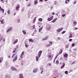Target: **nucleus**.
<instances>
[{
	"mask_svg": "<svg viewBox=\"0 0 78 78\" xmlns=\"http://www.w3.org/2000/svg\"><path fill=\"white\" fill-rule=\"evenodd\" d=\"M42 51H40L38 52V56H37L35 57L37 61H39V58L41 57V55L42 54Z\"/></svg>",
	"mask_w": 78,
	"mask_h": 78,
	"instance_id": "1",
	"label": "nucleus"
},
{
	"mask_svg": "<svg viewBox=\"0 0 78 78\" xmlns=\"http://www.w3.org/2000/svg\"><path fill=\"white\" fill-rule=\"evenodd\" d=\"M63 30V28H59L56 30L57 32H61Z\"/></svg>",
	"mask_w": 78,
	"mask_h": 78,
	"instance_id": "2",
	"label": "nucleus"
},
{
	"mask_svg": "<svg viewBox=\"0 0 78 78\" xmlns=\"http://www.w3.org/2000/svg\"><path fill=\"white\" fill-rule=\"evenodd\" d=\"M11 69L12 70H13L14 71H17V69H16V68H15L14 67H11Z\"/></svg>",
	"mask_w": 78,
	"mask_h": 78,
	"instance_id": "3",
	"label": "nucleus"
},
{
	"mask_svg": "<svg viewBox=\"0 0 78 78\" xmlns=\"http://www.w3.org/2000/svg\"><path fill=\"white\" fill-rule=\"evenodd\" d=\"M17 59V56L15 55L13 59V62H14V61H16Z\"/></svg>",
	"mask_w": 78,
	"mask_h": 78,
	"instance_id": "4",
	"label": "nucleus"
},
{
	"mask_svg": "<svg viewBox=\"0 0 78 78\" xmlns=\"http://www.w3.org/2000/svg\"><path fill=\"white\" fill-rule=\"evenodd\" d=\"M62 66H61V67H60V69H63V68H64V66H65V63L64 62H63L62 63Z\"/></svg>",
	"mask_w": 78,
	"mask_h": 78,
	"instance_id": "5",
	"label": "nucleus"
},
{
	"mask_svg": "<svg viewBox=\"0 0 78 78\" xmlns=\"http://www.w3.org/2000/svg\"><path fill=\"white\" fill-rule=\"evenodd\" d=\"M12 27H10L7 30V33H8V32L12 30Z\"/></svg>",
	"mask_w": 78,
	"mask_h": 78,
	"instance_id": "6",
	"label": "nucleus"
},
{
	"mask_svg": "<svg viewBox=\"0 0 78 78\" xmlns=\"http://www.w3.org/2000/svg\"><path fill=\"white\" fill-rule=\"evenodd\" d=\"M5 78H11V75H6L5 76Z\"/></svg>",
	"mask_w": 78,
	"mask_h": 78,
	"instance_id": "7",
	"label": "nucleus"
},
{
	"mask_svg": "<svg viewBox=\"0 0 78 78\" xmlns=\"http://www.w3.org/2000/svg\"><path fill=\"white\" fill-rule=\"evenodd\" d=\"M18 42V40L17 39H16L13 42V43L14 45H15L16 43H17Z\"/></svg>",
	"mask_w": 78,
	"mask_h": 78,
	"instance_id": "8",
	"label": "nucleus"
},
{
	"mask_svg": "<svg viewBox=\"0 0 78 78\" xmlns=\"http://www.w3.org/2000/svg\"><path fill=\"white\" fill-rule=\"evenodd\" d=\"M20 78H23V76L22 74H20L19 75Z\"/></svg>",
	"mask_w": 78,
	"mask_h": 78,
	"instance_id": "9",
	"label": "nucleus"
},
{
	"mask_svg": "<svg viewBox=\"0 0 78 78\" xmlns=\"http://www.w3.org/2000/svg\"><path fill=\"white\" fill-rule=\"evenodd\" d=\"M57 19H58L57 18H55L54 19V20H53L51 22V23L53 22V23H54V22H56V20H57Z\"/></svg>",
	"mask_w": 78,
	"mask_h": 78,
	"instance_id": "10",
	"label": "nucleus"
},
{
	"mask_svg": "<svg viewBox=\"0 0 78 78\" xmlns=\"http://www.w3.org/2000/svg\"><path fill=\"white\" fill-rule=\"evenodd\" d=\"M73 23L74 26H75L76 25V23H77V22H76V21H74L73 22Z\"/></svg>",
	"mask_w": 78,
	"mask_h": 78,
	"instance_id": "11",
	"label": "nucleus"
},
{
	"mask_svg": "<svg viewBox=\"0 0 78 78\" xmlns=\"http://www.w3.org/2000/svg\"><path fill=\"white\" fill-rule=\"evenodd\" d=\"M43 28V26L41 27L38 30V32L39 33H40L41 31H42V29Z\"/></svg>",
	"mask_w": 78,
	"mask_h": 78,
	"instance_id": "12",
	"label": "nucleus"
},
{
	"mask_svg": "<svg viewBox=\"0 0 78 78\" xmlns=\"http://www.w3.org/2000/svg\"><path fill=\"white\" fill-rule=\"evenodd\" d=\"M20 8V6L17 5L16 7V10H19Z\"/></svg>",
	"mask_w": 78,
	"mask_h": 78,
	"instance_id": "13",
	"label": "nucleus"
},
{
	"mask_svg": "<svg viewBox=\"0 0 78 78\" xmlns=\"http://www.w3.org/2000/svg\"><path fill=\"white\" fill-rule=\"evenodd\" d=\"M38 70L37 69H34L33 72L34 73H36L37 72V71H38Z\"/></svg>",
	"mask_w": 78,
	"mask_h": 78,
	"instance_id": "14",
	"label": "nucleus"
},
{
	"mask_svg": "<svg viewBox=\"0 0 78 78\" xmlns=\"http://www.w3.org/2000/svg\"><path fill=\"white\" fill-rule=\"evenodd\" d=\"M70 2V0H66L65 1V3L66 4H68Z\"/></svg>",
	"mask_w": 78,
	"mask_h": 78,
	"instance_id": "15",
	"label": "nucleus"
},
{
	"mask_svg": "<svg viewBox=\"0 0 78 78\" xmlns=\"http://www.w3.org/2000/svg\"><path fill=\"white\" fill-rule=\"evenodd\" d=\"M22 32H23V34H24V35H26V34H27V32H26V31H25L24 30H23Z\"/></svg>",
	"mask_w": 78,
	"mask_h": 78,
	"instance_id": "16",
	"label": "nucleus"
},
{
	"mask_svg": "<svg viewBox=\"0 0 78 78\" xmlns=\"http://www.w3.org/2000/svg\"><path fill=\"white\" fill-rule=\"evenodd\" d=\"M37 17H35L34 19V20L33 22V23H34L35 22H36V18Z\"/></svg>",
	"mask_w": 78,
	"mask_h": 78,
	"instance_id": "17",
	"label": "nucleus"
},
{
	"mask_svg": "<svg viewBox=\"0 0 78 78\" xmlns=\"http://www.w3.org/2000/svg\"><path fill=\"white\" fill-rule=\"evenodd\" d=\"M16 50H17V48H14L13 49V51H12L13 53H15V52L16 51Z\"/></svg>",
	"mask_w": 78,
	"mask_h": 78,
	"instance_id": "18",
	"label": "nucleus"
},
{
	"mask_svg": "<svg viewBox=\"0 0 78 78\" xmlns=\"http://www.w3.org/2000/svg\"><path fill=\"white\" fill-rule=\"evenodd\" d=\"M34 5H36V4H37V3H38V2L37 1V0H35L34 1Z\"/></svg>",
	"mask_w": 78,
	"mask_h": 78,
	"instance_id": "19",
	"label": "nucleus"
},
{
	"mask_svg": "<svg viewBox=\"0 0 78 78\" xmlns=\"http://www.w3.org/2000/svg\"><path fill=\"white\" fill-rule=\"evenodd\" d=\"M72 34L70 33L69 34V38H72Z\"/></svg>",
	"mask_w": 78,
	"mask_h": 78,
	"instance_id": "20",
	"label": "nucleus"
},
{
	"mask_svg": "<svg viewBox=\"0 0 78 78\" xmlns=\"http://www.w3.org/2000/svg\"><path fill=\"white\" fill-rule=\"evenodd\" d=\"M10 10H8L7 11V13L8 15H9L10 14Z\"/></svg>",
	"mask_w": 78,
	"mask_h": 78,
	"instance_id": "21",
	"label": "nucleus"
},
{
	"mask_svg": "<svg viewBox=\"0 0 78 78\" xmlns=\"http://www.w3.org/2000/svg\"><path fill=\"white\" fill-rule=\"evenodd\" d=\"M67 56H68L67 54H65L64 55V58H67Z\"/></svg>",
	"mask_w": 78,
	"mask_h": 78,
	"instance_id": "22",
	"label": "nucleus"
},
{
	"mask_svg": "<svg viewBox=\"0 0 78 78\" xmlns=\"http://www.w3.org/2000/svg\"><path fill=\"white\" fill-rule=\"evenodd\" d=\"M47 37H46L44 38H43L42 40L43 41H45L46 40H47Z\"/></svg>",
	"mask_w": 78,
	"mask_h": 78,
	"instance_id": "23",
	"label": "nucleus"
},
{
	"mask_svg": "<svg viewBox=\"0 0 78 78\" xmlns=\"http://www.w3.org/2000/svg\"><path fill=\"white\" fill-rule=\"evenodd\" d=\"M62 49H61L60 50V52L59 53V54L61 55V54L62 53Z\"/></svg>",
	"mask_w": 78,
	"mask_h": 78,
	"instance_id": "24",
	"label": "nucleus"
},
{
	"mask_svg": "<svg viewBox=\"0 0 78 78\" xmlns=\"http://www.w3.org/2000/svg\"><path fill=\"white\" fill-rule=\"evenodd\" d=\"M38 21L40 22H42V19L41 18H40L38 19Z\"/></svg>",
	"mask_w": 78,
	"mask_h": 78,
	"instance_id": "25",
	"label": "nucleus"
},
{
	"mask_svg": "<svg viewBox=\"0 0 78 78\" xmlns=\"http://www.w3.org/2000/svg\"><path fill=\"white\" fill-rule=\"evenodd\" d=\"M49 58L50 59V61L52 59V58H51V55H49Z\"/></svg>",
	"mask_w": 78,
	"mask_h": 78,
	"instance_id": "26",
	"label": "nucleus"
},
{
	"mask_svg": "<svg viewBox=\"0 0 78 78\" xmlns=\"http://www.w3.org/2000/svg\"><path fill=\"white\" fill-rule=\"evenodd\" d=\"M53 16H52L50 18H49L51 20H53Z\"/></svg>",
	"mask_w": 78,
	"mask_h": 78,
	"instance_id": "27",
	"label": "nucleus"
},
{
	"mask_svg": "<svg viewBox=\"0 0 78 78\" xmlns=\"http://www.w3.org/2000/svg\"><path fill=\"white\" fill-rule=\"evenodd\" d=\"M49 44H50V45H52V44H53V42L52 41H49Z\"/></svg>",
	"mask_w": 78,
	"mask_h": 78,
	"instance_id": "28",
	"label": "nucleus"
},
{
	"mask_svg": "<svg viewBox=\"0 0 78 78\" xmlns=\"http://www.w3.org/2000/svg\"><path fill=\"white\" fill-rule=\"evenodd\" d=\"M29 41L31 42H33V39H29Z\"/></svg>",
	"mask_w": 78,
	"mask_h": 78,
	"instance_id": "29",
	"label": "nucleus"
},
{
	"mask_svg": "<svg viewBox=\"0 0 78 78\" xmlns=\"http://www.w3.org/2000/svg\"><path fill=\"white\" fill-rule=\"evenodd\" d=\"M0 22H1L2 24H3L4 23L3 22V20H2L0 21Z\"/></svg>",
	"mask_w": 78,
	"mask_h": 78,
	"instance_id": "30",
	"label": "nucleus"
},
{
	"mask_svg": "<svg viewBox=\"0 0 78 78\" xmlns=\"http://www.w3.org/2000/svg\"><path fill=\"white\" fill-rule=\"evenodd\" d=\"M0 11H2L3 13H4V9L1 8L0 9Z\"/></svg>",
	"mask_w": 78,
	"mask_h": 78,
	"instance_id": "31",
	"label": "nucleus"
},
{
	"mask_svg": "<svg viewBox=\"0 0 78 78\" xmlns=\"http://www.w3.org/2000/svg\"><path fill=\"white\" fill-rule=\"evenodd\" d=\"M66 31L65 30L63 31V32H62V34H64V33H66Z\"/></svg>",
	"mask_w": 78,
	"mask_h": 78,
	"instance_id": "32",
	"label": "nucleus"
},
{
	"mask_svg": "<svg viewBox=\"0 0 78 78\" xmlns=\"http://www.w3.org/2000/svg\"><path fill=\"white\" fill-rule=\"evenodd\" d=\"M50 46H51L50 45V44H47V45H46V47H50Z\"/></svg>",
	"mask_w": 78,
	"mask_h": 78,
	"instance_id": "33",
	"label": "nucleus"
},
{
	"mask_svg": "<svg viewBox=\"0 0 78 78\" xmlns=\"http://www.w3.org/2000/svg\"><path fill=\"white\" fill-rule=\"evenodd\" d=\"M16 55V54H13L12 55V58H13V57L15 56V55Z\"/></svg>",
	"mask_w": 78,
	"mask_h": 78,
	"instance_id": "34",
	"label": "nucleus"
},
{
	"mask_svg": "<svg viewBox=\"0 0 78 78\" xmlns=\"http://www.w3.org/2000/svg\"><path fill=\"white\" fill-rule=\"evenodd\" d=\"M31 6V3H29L27 5L28 7H29V6Z\"/></svg>",
	"mask_w": 78,
	"mask_h": 78,
	"instance_id": "35",
	"label": "nucleus"
},
{
	"mask_svg": "<svg viewBox=\"0 0 78 78\" xmlns=\"http://www.w3.org/2000/svg\"><path fill=\"white\" fill-rule=\"evenodd\" d=\"M21 11H22V12H23V11H24V8L23 7L22 9H21Z\"/></svg>",
	"mask_w": 78,
	"mask_h": 78,
	"instance_id": "36",
	"label": "nucleus"
},
{
	"mask_svg": "<svg viewBox=\"0 0 78 78\" xmlns=\"http://www.w3.org/2000/svg\"><path fill=\"white\" fill-rule=\"evenodd\" d=\"M17 21L18 23H19L20 22V19H18L17 20Z\"/></svg>",
	"mask_w": 78,
	"mask_h": 78,
	"instance_id": "37",
	"label": "nucleus"
},
{
	"mask_svg": "<svg viewBox=\"0 0 78 78\" xmlns=\"http://www.w3.org/2000/svg\"><path fill=\"white\" fill-rule=\"evenodd\" d=\"M56 63L57 64H59V61L58 60H57L56 61Z\"/></svg>",
	"mask_w": 78,
	"mask_h": 78,
	"instance_id": "38",
	"label": "nucleus"
},
{
	"mask_svg": "<svg viewBox=\"0 0 78 78\" xmlns=\"http://www.w3.org/2000/svg\"><path fill=\"white\" fill-rule=\"evenodd\" d=\"M47 20H48V21H51V20H50V18H48V19H47Z\"/></svg>",
	"mask_w": 78,
	"mask_h": 78,
	"instance_id": "39",
	"label": "nucleus"
},
{
	"mask_svg": "<svg viewBox=\"0 0 78 78\" xmlns=\"http://www.w3.org/2000/svg\"><path fill=\"white\" fill-rule=\"evenodd\" d=\"M24 55V51H23L22 52V53L21 54V55Z\"/></svg>",
	"mask_w": 78,
	"mask_h": 78,
	"instance_id": "40",
	"label": "nucleus"
},
{
	"mask_svg": "<svg viewBox=\"0 0 78 78\" xmlns=\"http://www.w3.org/2000/svg\"><path fill=\"white\" fill-rule=\"evenodd\" d=\"M61 38L59 37H57V39L58 40H60L61 39Z\"/></svg>",
	"mask_w": 78,
	"mask_h": 78,
	"instance_id": "41",
	"label": "nucleus"
},
{
	"mask_svg": "<svg viewBox=\"0 0 78 78\" xmlns=\"http://www.w3.org/2000/svg\"><path fill=\"white\" fill-rule=\"evenodd\" d=\"M25 47H26V48L27 47H28V45L27 44H26V43H25Z\"/></svg>",
	"mask_w": 78,
	"mask_h": 78,
	"instance_id": "42",
	"label": "nucleus"
},
{
	"mask_svg": "<svg viewBox=\"0 0 78 78\" xmlns=\"http://www.w3.org/2000/svg\"><path fill=\"white\" fill-rule=\"evenodd\" d=\"M74 46H75V44H74V43H73L72 44V46L74 47Z\"/></svg>",
	"mask_w": 78,
	"mask_h": 78,
	"instance_id": "43",
	"label": "nucleus"
},
{
	"mask_svg": "<svg viewBox=\"0 0 78 78\" xmlns=\"http://www.w3.org/2000/svg\"><path fill=\"white\" fill-rule=\"evenodd\" d=\"M58 55H57L55 57V59H56V58H57L58 57Z\"/></svg>",
	"mask_w": 78,
	"mask_h": 78,
	"instance_id": "44",
	"label": "nucleus"
},
{
	"mask_svg": "<svg viewBox=\"0 0 78 78\" xmlns=\"http://www.w3.org/2000/svg\"><path fill=\"white\" fill-rule=\"evenodd\" d=\"M54 5H57V2H55Z\"/></svg>",
	"mask_w": 78,
	"mask_h": 78,
	"instance_id": "45",
	"label": "nucleus"
},
{
	"mask_svg": "<svg viewBox=\"0 0 78 78\" xmlns=\"http://www.w3.org/2000/svg\"><path fill=\"white\" fill-rule=\"evenodd\" d=\"M65 16H66V14H64V15L63 14L62 15V17H64Z\"/></svg>",
	"mask_w": 78,
	"mask_h": 78,
	"instance_id": "46",
	"label": "nucleus"
},
{
	"mask_svg": "<svg viewBox=\"0 0 78 78\" xmlns=\"http://www.w3.org/2000/svg\"><path fill=\"white\" fill-rule=\"evenodd\" d=\"M76 3V1H75L74 2H73V3H74V4H75Z\"/></svg>",
	"mask_w": 78,
	"mask_h": 78,
	"instance_id": "47",
	"label": "nucleus"
},
{
	"mask_svg": "<svg viewBox=\"0 0 78 78\" xmlns=\"http://www.w3.org/2000/svg\"><path fill=\"white\" fill-rule=\"evenodd\" d=\"M72 39H69V42H72Z\"/></svg>",
	"mask_w": 78,
	"mask_h": 78,
	"instance_id": "48",
	"label": "nucleus"
},
{
	"mask_svg": "<svg viewBox=\"0 0 78 78\" xmlns=\"http://www.w3.org/2000/svg\"><path fill=\"white\" fill-rule=\"evenodd\" d=\"M23 57V55H21L20 57V58H21V59H22V58Z\"/></svg>",
	"mask_w": 78,
	"mask_h": 78,
	"instance_id": "49",
	"label": "nucleus"
},
{
	"mask_svg": "<svg viewBox=\"0 0 78 78\" xmlns=\"http://www.w3.org/2000/svg\"><path fill=\"white\" fill-rule=\"evenodd\" d=\"M65 74H67V71H66L65 72Z\"/></svg>",
	"mask_w": 78,
	"mask_h": 78,
	"instance_id": "50",
	"label": "nucleus"
},
{
	"mask_svg": "<svg viewBox=\"0 0 78 78\" xmlns=\"http://www.w3.org/2000/svg\"><path fill=\"white\" fill-rule=\"evenodd\" d=\"M40 70H44V68H40Z\"/></svg>",
	"mask_w": 78,
	"mask_h": 78,
	"instance_id": "51",
	"label": "nucleus"
},
{
	"mask_svg": "<svg viewBox=\"0 0 78 78\" xmlns=\"http://www.w3.org/2000/svg\"><path fill=\"white\" fill-rule=\"evenodd\" d=\"M58 13H56L55 14V15H56V16H58Z\"/></svg>",
	"mask_w": 78,
	"mask_h": 78,
	"instance_id": "52",
	"label": "nucleus"
},
{
	"mask_svg": "<svg viewBox=\"0 0 78 78\" xmlns=\"http://www.w3.org/2000/svg\"><path fill=\"white\" fill-rule=\"evenodd\" d=\"M3 42H5V38H4L3 40Z\"/></svg>",
	"mask_w": 78,
	"mask_h": 78,
	"instance_id": "53",
	"label": "nucleus"
},
{
	"mask_svg": "<svg viewBox=\"0 0 78 78\" xmlns=\"http://www.w3.org/2000/svg\"><path fill=\"white\" fill-rule=\"evenodd\" d=\"M51 14H52V15H54L55 14V13L54 12H52L51 13Z\"/></svg>",
	"mask_w": 78,
	"mask_h": 78,
	"instance_id": "54",
	"label": "nucleus"
},
{
	"mask_svg": "<svg viewBox=\"0 0 78 78\" xmlns=\"http://www.w3.org/2000/svg\"><path fill=\"white\" fill-rule=\"evenodd\" d=\"M52 8H53V6H52L51 8V10H52Z\"/></svg>",
	"mask_w": 78,
	"mask_h": 78,
	"instance_id": "55",
	"label": "nucleus"
},
{
	"mask_svg": "<svg viewBox=\"0 0 78 78\" xmlns=\"http://www.w3.org/2000/svg\"><path fill=\"white\" fill-rule=\"evenodd\" d=\"M33 28H35V25H33Z\"/></svg>",
	"mask_w": 78,
	"mask_h": 78,
	"instance_id": "56",
	"label": "nucleus"
},
{
	"mask_svg": "<svg viewBox=\"0 0 78 78\" xmlns=\"http://www.w3.org/2000/svg\"><path fill=\"white\" fill-rule=\"evenodd\" d=\"M66 48H68L69 47V46H66Z\"/></svg>",
	"mask_w": 78,
	"mask_h": 78,
	"instance_id": "57",
	"label": "nucleus"
},
{
	"mask_svg": "<svg viewBox=\"0 0 78 78\" xmlns=\"http://www.w3.org/2000/svg\"><path fill=\"white\" fill-rule=\"evenodd\" d=\"M49 66H51V64L49 63L48 64Z\"/></svg>",
	"mask_w": 78,
	"mask_h": 78,
	"instance_id": "58",
	"label": "nucleus"
},
{
	"mask_svg": "<svg viewBox=\"0 0 78 78\" xmlns=\"http://www.w3.org/2000/svg\"><path fill=\"white\" fill-rule=\"evenodd\" d=\"M39 2H43V0H40Z\"/></svg>",
	"mask_w": 78,
	"mask_h": 78,
	"instance_id": "59",
	"label": "nucleus"
},
{
	"mask_svg": "<svg viewBox=\"0 0 78 78\" xmlns=\"http://www.w3.org/2000/svg\"><path fill=\"white\" fill-rule=\"evenodd\" d=\"M15 15H16V13H15L14 14V16H15Z\"/></svg>",
	"mask_w": 78,
	"mask_h": 78,
	"instance_id": "60",
	"label": "nucleus"
},
{
	"mask_svg": "<svg viewBox=\"0 0 78 78\" xmlns=\"http://www.w3.org/2000/svg\"><path fill=\"white\" fill-rule=\"evenodd\" d=\"M6 3H8V0H6L5 1Z\"/></svg>",
	"mask_w": 78,
	"mask_h": 78,
	"instance_id": "61",
	"label": "nucleus"
},
{
	"mask_svg": "<svg viewBox=\"0 0 78 78\" xmlns=\"http://www.w3.org/2000/svg\"><path fill=\"white\" fill-rule=\"evenodd\" d=\"M3 0H1V2H3Z\"/></svg>",
	"mask_w": 78,
	"mask_h": 78,
	"instance_id": "62",
	"label": "nucleus"
},
{
	"mask_svg": "<svg viewBox=\"0 0 78 78\" xmlns=\"http://www.w3.org/2000/svg\"><path fill=\"white\" fill-rule=\"evenodd\" d=\"M75 30H78V28H77L76 27H75Z\"/></svg>",
	"mask_w": 78,
	"mask_h": 78,
	"instance_id": "63",
	"label": "nucleus"
},
{
	"mask_svg": "<svg viewBox=\"0 0 78 78\" xmlns=\"http://www.w3.org/2000/svg\"><path fill=\"white\" fill-rule=\"evenodd\" d=\"M75 62H73L72 63V64H74L75 63Z\"/></svg>",
	"mask_w": 78,
	"mask_h": 78,
	"instance_id": "64",
	"label": "nucleus"
}]
</instances>
